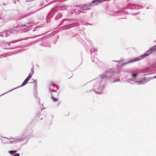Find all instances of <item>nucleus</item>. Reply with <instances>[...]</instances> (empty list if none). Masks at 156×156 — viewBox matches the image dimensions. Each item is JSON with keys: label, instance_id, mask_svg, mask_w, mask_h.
Wrapping results in <instances>:
<instances>
[{"label": "nucleus", "instance_id": "1", "mask_svg": "<svg viewBox=\"0 0 156 156\" xmlns=\"http://www.w3.org/2000/svg\"><path fill=\"white\" fill-rule=\"evenodd\" d=\"M148 55L147 54H144L143 55H142L139 57L134 58L133 59H132L131 60L127 62V63L133 62L136 61H138L144 58L145 57L148 56Z\"/></svg>", "mask_w": 156, "mask_h": 156}, {"label": "nucleus", "instance_id": "2", "mask_svg": "<svg viewBox=\"0 0 156 156\" xmlns=\"http://www.w3.org/2000/svg\"><path fill=\"white\" fill-rule=\"evenodd\" d=\"M103 0H93L92 1V3H94V2H97V4L103 2Z\"/></svg>", "mask_w": 156, "mask_h": 156}, {"label": "nucleus", "instance_id": "3", "mask_svg": "<svg viewBox=\"0 0 156 156\" xmlns=\"http://www.w3.org/2000/svg\"><path fill=\"white\" fill-rule=\"evenodd\" d=\"M28 81L25 79L24 81L23 82L22 84L21 85V86L23 87L27 83Z\"/></svg>", "mask_w": 156, "mask_h": 156}, {"label": "nucleus", "instance_id": "4", "mask_svg": "<svg viewBox=\"0 0 156 156\" xmlns=\"http://www.w3.org/2000/svg\"><path fill=\"white\" fill-rule=\"evenodd\" d=\"M28 81L25 79L24 81L23 82L22 84L21 85V86L23 87L27 83Z\"/></svg>", "mask_w": 156, "mask_h": 156}, {"label": "nucleus", "instance_id": "5", "mask_svg": "<svg viewBox=\"0 0 156 156\" xmlns=\"http://www.w3.org/2000/svg\"><path fill=\"white\" fill-rule=\"evenodd\" d=\"M28 81L25 79L24 81L23 82L22 84L21 85V86L23 87L27 83Z\"/></svg>", "mask_w": 156, "mask_h": 156}, {"label": "nucleus", "instance_id": "6", "mask_svg": "<svg viewBox=\"0 0 156 156\" xmlns=\"http://www.w3.org/2000/svg\"><path fill=\"white\" fill-rule=\"evenodd\" d=\"M16 152V151H9V153L11 154H15Z\"/></svg>", "mask_w": 156, "mask_h": 156}, {"label": "nucleus", "instance_id": "7", "mask_svg": "<svg viewBox=\"0 0 156 156\" xmlns=\"http://www.w3.org/2000/svg\"><path fill=\"white\" fill-rule=\"evenodd\" d=\"M31 74H30L29 75V76L26 79L27 80L29 81V80H30V78L31 77Z\"/></svg>", "mask_w": 156, "mask_h": 156}, {"label": "nucleus", "instance_id": "8", "mask_svg": "<svg viewBox=\"0 0 156 156\" xmlns=\"http://www.w3.org/2000/svg\"><path fill=\"white\" fill-rule=\"evenodd\" d=\"M137 75L138 74L137 73H133L132 75L133 77H136L137 76Z\"/></svg>", "mask_w": 156, "mask_h": 156}, {"label": "nucleus", "instance_id": "9", "mask_svg": "<svg viewBox=\"0 0 156 156\" xmlns=\"http://www.w3.org/2000/svg\"><path fill=\"white\" fill-rule=\"evenodd\" d=\"M52 99L53 101H57V100H58V99H56L53 97H52Z\"/></svg>", "mask_w": 156, "mask_h": 156}, {"label": "nucleus", "instance_id": "10", "mask_svg": "<svg viewBox=\"0 0 156 156\" xmlns=\"http://www.w3.org/2000/svg\"><path fill=\"white\" fill-rule=\"evenodd\" d=\"M13 156H20V154H15Z\"/></svg>", "mask_w": 156, "mask_h": 156}, {"label": "nucleus", "instance_id": "11", "mask_svg": "<svg viewBox=\"0 0 156 156\" xmlns=\"http://www.w3.org/2000/svg\"><path fill=\"white\" fill-rule=\"evenodd\" d=\"M136 82L137 83H142L143 82L142 81H137Z\"/></svg>", "mask_w": 156, "mask_h": 156}, {"label": "nucleus", "instance_id": "12", "mask_svg": "<svg viewBox=\"0 0 156 156\" xmlns=\"http://www.w3.org/2000/svg\"><path fill=\"white\" fill-rule=\"evenodd\" d=\"M25 26H26L25 25H22L21 26L22 27H24Z\"/></svg>", "mask_w": 156, "mask_h": 156}, {"label": "nucleus", "instance_id": "13", "mask_svg": "<svg viewBox=\"0 0 156 156\" xmlns=\"http://www.w3.org/2000/svg\"><path fill=\"white\" fill-rule=\"evenodd\" d=\"M35 86H36V87H37V83H35Z\"/></svg>", "mask_w": 156, "mask_h": 156}, {"label": "nucleus", "instance_id": "14", "mask_svg": "<svg viewBox=\"0 0 156 156\" xmlns=\"http://www.w3.org/2000/svg\"><path fill=\"white\" fill-rule=\"evenodd\" d=\"M152 52H154V51H154V50H152ZM153 52H152V53H153Z\"/></svg>", "mask_w": 156, "mask_h": 156}, {"label": "nucleus", "instance_id": "15", "mask_svg": "<svg viewBox=\"0 0 156 156\" xmlns=\"http://www.w3.org/2000/svg\"><path fill=\"white\" fill-rule=\"evenodd\" d=\"M8 44L9 46V45H10V44H9V43H8Z\"/></svg>", "mask_w": 156, "mask_h": 156}, {"label": "nucleus", "instance_id": "16", "mask_svg": "<svg viewBox=\"0 0 156 156\" xmlns=\"http://www.w3.org/2000/svg\"><path fill=\"white\" fill-rule=\"evenodd\" d=\"M154 78H156V76L154 77Z\"/></svg>", "mask_w": 156, "mask_h": 156}]
</instances>
